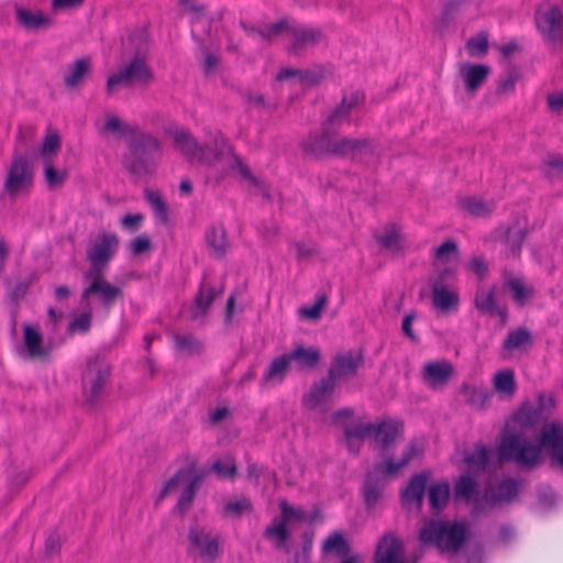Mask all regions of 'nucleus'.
Masks as SVG:
<instances>
[{
  "mask_svg": "<svg viewBox=\"0 0 563 563\" xmlns=\"http://www.w3.org/2000/svg\"><path fill=\"white\" fill-rule=\"evenodd\" d=\"M175 148L189 158L207 166H213L221 161L224 154H232V146L220 132H217L212 147L200 144L197 139L186 129L169 130Z\"/></svg>",
  "mask_w": 563,
  "mask_h": 563,
  "instance_id": "nucleus-3",
  "label": "nucleus"
},
{
  "mask_svg": "<svg viewBox=\"0 0 563 563\" xmlns=\"http://www.w3.org/2000/svg\"><path fill=\"white\" fill-rule=\"evenodd\" d=\"M189 553H197L202 560L216 561L222 554V539L206 527L194 525L188 531Z\"/></svg>",
  "mask_w": 563,
  "mask_h": 563,
  "instance_id": "nucleus-10",
  "label": "nucleus"
},
{
  "mask_svg": "<svg viewBox=\"0 0 563 563\" xmlns=\"http://www.w3.org/2000/svg\"><path fill=\"white\" fill-rule=\"evenodd\" d=\"M144 197L151 205L153 212L163 223L168 221V208L158 191L145 189Z\"/></svg>",
  "mask_w": 563,
  "mask_h": 563,
  "instance_id": "nucleus-51",
  "label": "nucleus"
},
{
  "mask_svg": "<svg viewBox=\"0 0 563 563\" xmlns=\"http://www.w3.org/2000/svg\"><path fill=\"white\" fill-rule=\"evenodd\" d=\"M308 157L322 159L329 156L363 158L374 154L376 144L365 137H349L321 124V131L309 133L300 144Z\"/></svg>",
  "mask_w": 563,
  "mask_h": 563,
  "instance_id": "nucleus-2",
  "label": "nucleus"
},
{
  "mask_svg": "<svg viewBox=\"0 0 563 563\" xmlns=\"http://www.w3.org/2000/svg\"><path fill=\"white\" fill-rule=\"evenodd\" d=\"M494 390L503 398H512L517 390L515 372L510 368L498 371L493 378Z\"/></svg>",
  "mask_w": 563,
  "mask_h": 563,
  "instance_id": "nucleus-39",
  "label": "nucleus"
},
{
  "mask_svg": "<svg viewBox=\"0 0 563 563\" xmlns=\"http://www.w3.org/2000/svg\"><path fill=\"white\" fill-rule=\"evenodd\" d=\"M322 550L325 553H334L339 556H346L350 552V544L342 532L335 531L324 540Z\"/></svg>",
  "mask_w": 563,
  "mask_h": 563,
  "instance_id": "nucleus-46",
  "label": "nucleus"
},
{
  "mask_svg": "<svg viewBox=\"0 0 563 563\" xmlns=\"http://www.w3.org/2000/svg\"><path fill=\"white\" fill-rule=\"evenodd\" d=\"M176 350L187 356L199 355L203 351V344L192 334H175Z\"/></svg>",
  "mask_w": 563,
  "mask_h": 563,
  "instance_id": "nucleus-44",
  "label": "nucleus"
},
{
  "mask_svg": "<svg viewBox=\"0 0 563 563\" xmlns=\"http://www.w3.org/2000/svg\"><path fill=\"white\" fill-rule=\"evenodd\" d=\"M24 344L31 357H43L47 355V350L43 345V335L38 328L30 324L24 325Z\"/></svg>",
  "mask_w": 563,
  "mask_h": 563,
  "instance_id": "nucleus-41",
  "label": "nucleus"
},
{
  "mask_svg": "<svg viewBox=\"0 0 563 563\" xmlns=\"http://www.w3.org/2000/svg\"><path fill=\"white\" fill-rule=\"evenodd\" d=\"M335 382L329 376L316 382L309 393L303 397V404L308 409H321L325 411L330 405Z\"/></svg>",
  "mask_w": 563,
  "mask_h": 563,
  "instance_id": "nucleus-20",
  "label": "nucleus"
},
{
  "mask_svg": "<svg viewBox=\"0 0 563 563\" xmlns=\"http://www.w3.org/2000/svg\"><path fill=\"white\" fill-rule=\"evenodd\" d=\"M280 518L288 525L302 522L307 519V512L302 507H295L288 504L286 499L279 501Z\"/></svg>",
  "mask_w": 563,
  "mask_h": 563,
  "instance_id": "nucleus-53",
  "label": "nucleus"
},
{
  "mask_svg": "<svg viewBox=\"0 0 563 563\" xmlns=\"http://www.w3.org/2000/svg\"><path fill=\"white\" fill-rule=\"evenodd\" d=\"M206 473H200L195 475L191 481L187 484L184 490L180 494V497L177 503V507L180 510H188L191 506V503L196 496L197 489L202 482Z\"/></svg>",
  "mask_w": 563,
  "mask_h": 563,
  "instance_id": "nucleus-48",
  "label": "nucleus"
},
{
  "mask_svg": "<svg viewBox=\"0 0 563 563\" xmlns=\"http://www.w3.org/2000/svg\"><path fill=\"white\" fill-rule=\"evenodd\" d=\"M404 433V423L397 419H388L373 424V437L382 444V450L394 443Z\"/></svg>",
  "mask_w": 563,
  "mask_h": 563,
  "instance_id": "nucleus-25",
  "label": "nucleus"
},
{
  "mask_svg": "<svg viewBox=\"0 0 563 563\" xmlns=\"http://www.w3.org/2000/svg\"><path fill=\"white\" fill-rule=\"evenodd\" d=\"M461 393L466 404L476 410L486 409L493 398V391L484 386L463 384Z\"/></svg>",
  "mask_w": 563,
  "mask_h": 563,
  "instance_id": "nucleus-31",
  "label": "nucleus"
},
{
  "mask_svg": "<svg viewBox=\"0 0 563 563\" xmlns=\"http://www.w3.org/2000/svg\"><path fill=\"white\" fill-rule=\"evenodd\" d=\"M206 240L209 246L212 247L216 256H224L229 244L227 241L225 230L222 227H211L206 233Z\"/></svg>",
  "mask_w": 563,
  "mask_h": 563,
  "instance_id": "nucleus-45",
  "label": "nucleus"
},
{
  "mask_svg": "<svg viewBox=\"0 0 563 563\" xmlns=\"http://www.w3.org/2000/svg\"><path fill=\"white\" fill-rule=\"evenodd\" d=\"M536 24L547 43L554 45L563 43V4L540 5L536 12Z\"/></svg>",
  "mask_w": 563,
  "mask_h": 563,
  "instance_id": "nucleus-9",
  "label": "nucleus"
},
{
  "mask_svg": "<svg viewBox=\"0 0 563 563\" xmlns=\"http://www.w3.org/2000/svg\"><path fill=\"white\" fill-rule=\"evenodd\" d=\"M378 243L387 249H398L400 244V235L396 230H389L377 238Z\"/></svg>",
  "mask_w": 563,
  "mask_h": 563,
  "instance_id": "nucleus-63",
  "label": "nucleus"
},
{
  "mask_svg": "<svg viewBox=\"0 0 563 563\" xmlns=\"http://www.w3.org/2000/svg\"><path fill=\"white\" fill-rule=\"evenodd\" d=\"M551 450L553 464L563 468V426L560 423L544 424L539 443L523 439L518 433H510L503 438L499 445V456L505 461L516 462L518 465L532 468L542 457V449Z\"/></svg>",
  "mask_w": 563,
  "mask_h": 563,
  "instance_id": "nucleus-1",
  "label": "nucleus"
},
{
  "mask_svg": "<svg viewBox=\"0 0 563 563\" xmlns=\"http://www.w3.org/2000/svg\"><path fill=\"white\" fill-rule=\"evenodd\" d=\"M211 470L218 474L219 477L233 478L236 474V465L231 456H227L224 461L218 460L213 463Z\"/></svg>",
  "mask_w": 563,
  "mask_h": 563,
  "instance_id": "nucleus-58",
  "label": "nucleus"
},
{
  "mask_svg": "<svg viewBox=\"0 0 563 563\" xmlns=\"http://www.w3.org/2000/svg\"><path fill=\"white\" fill-rule=\"evenodd\" d=\"M460 76L464 81L465 89L470 95H474L486 82L490 67L485 64H462L459 69Z\"/></svg>",
  "mask_w": 563,
  "mask_h": 563,
  "instance_id": "nucleus-24",
  "label": "nucleus"
},
{
  "mask_svg": "<svg viewBox=\"0 0 563 563\" xmlns=\"http://www.w3.org/2000/svg\"><path fill=\"white\" fill-rule=\"evenodd\" d=\"M91 59L90 57H82L75 60L68 68V73L64 78L65 86L67 88H76L84 82L87 75L91 73Z\"/></svg>",
  "mask_w": 563,
  "mask_h": 563,
  "instance_id": "nucleus-37",
  "label": "nucleus"
},
{
  "mask_svg": "<svg viewBox=\"0 0 563 563\" xmlns=\"http://www.w3.org/2000/svg\"><path fill=\"white\" fill-rule=\"evenodd\" d=\"M353 411L349 408L341 409L333 415V422L344 428L345 439H355L362 441L366 437H373L374 423H357L355 426H346L344 419H351Z\"/></svg>",
  "mask_w": 563,
  "mask_h": 563,
  "instance_id": "nucleus-27",
  "label": "nucleus"
},
{
  "mask_svg": "<svg viewBox=\"0 0 563 563\" xmlns=\"http://www.w3.org/2000/svg\"><path fill=\"white\" fill-rule=\"evenodd\" d=\"M288 523L280 517H275L271 525L266 527L264 537L269 540L274 547L282 548L290 539Z\"/></svg>",
  "mask_w": 563,
  "mask_h": 563,
  "instance_id": "nucleus-40",
  "label": "nucleus"
},
{
  "mask_svg": "<svg viewBox=\"0 0 563 563\" xmlns=\"http://www.w3.org/2000/svg\"><path fill=\"white\" fill-rule=\"evenodd\" d=\"M327 297L321 296L312 306L301 308L300 312L303 317L308 319L318 320L321 317L322 310L327 306Z\"/></svg>",
  "mask_w": 563,
  "mask_h": 563,
  "instance_id": "nucleus-62",
  "label": "nucleus"
},
{
  "mask_svg": "<svg viewBox=\"0 0 563 563\" xmlns=\"http://www.w3.org/2000/svg\"><path fill=\"white\" fill-rule=\"evenodd\" d=\"M454 495L474 506V517L485 514L484 492L479 490L477 481L471 475L464 474L454 483Z\"/></svg>",
  "mask_w": 563,
  "mask_h": 563,
  "instance_id": "nucleus-13",
  "label": "nucleus"
},
{
  "mask_svg": "<svg viewBox=\"0 0 563 563\" xmlns=\"http://www.w3.org/2000/svg\"><path fill=\"white\" fill-rule=\"evenodd\" d=\"M60 137L57 133L47 134L40 150L43 162L53 161V156L60 150Z\"/></svg>",
  "mask_w": 563,
  "mask_h": 563,
  "instance_id": "nucleus-57",
  "label": "nucleus"
},
{
  "mask_svg": "<svg viewBox=\"0 0 563 563\" xmlns=\"http://www.w3.org/2000/svg\"><path fill=\"white\" fill-rule=\"evenodd\" d=\"M144 197L151 205L153 212L163 223L168 221V208L158 191L145 189Z\"/></svg>",
  "mask_w": 563,
  "mask_h": 563,
  "instance_id": "nucleus-50",
  "label": "nucleus"
},
{
  "mask_svg": "<svg viewBox=\"0 0 563 563\" xmlns=\"http://www.w3.org/2000/svg\"><path fill=\"white\" fill-rule=\"evenodd\" d=\"M222 292L205 282L200 284L199 291L195 297L194 309L191 312V319L195 321H202L208 313L210 306L214 298Z\"/></svg>",
  "mask_w": 563,
  "mask_h": 563,
  "instance_id": "nucleus-29",
  "label": "nucleus"
},
{
  "mask_svg": "<svg viewBox=\"0 0 563 563\" xmlns=\"http://www.w3.org/2000/svg\"><path fill=\"white\" fill-rule=\"evenodd\" d=\"M244 30L250 34H258L262 38L266 41H271L272 37L289 30V24L287 20H280L276 23H273L271 25H267L263 29H249L245 25H243Z\"/></svg>",
  "mask_w": 563,
  "mask_h": 563,
  "instance_id": "nucleus-55",
  "label": "nucleus"
},
{
  "mask_svg": "<svg viewBox=\"0 0 563 563\" xmlns=\"http://www.w3.org/2000/svg\"><path fill=\"white\" fill-rule=\"evenodd\" d=\"M450 498V485L448 482L437 483L429 487V501L433 509H442Z\"/></svg>",
  "mask_w": 563,
  "mask_h": 563,
  "instance_id": "nucleus-47",
  "label": "nucleus"
},
{
  "mask_svg": "<svg viewBox=\"0 0 563 563\" xmlns=\"http://www.w3.org/2000/svg\"><path fill=\"white\" fill-rule=\"evenodd\" d=\"M454 374L453 365L446 361L429 362L424 365L422 379L432 389L444 387Z\"/></svg>",
  "mask_w": 563,
  "mask_h": 563,
  "instance_id": "nucleus-23",
  "label": "nucleus"
},
{
  "mask_svg": "<svg viewBox=\"0 0 563 563\" xmlns=\"http://www.w3.org/2000/svg\"><path fill=\"white\" fill-rule=\"evenodd\" d=\"M16 22L27 31L47 29L52 25L49 16L40 11H30L24 8H16Z\"/></svg>",
  "mask_w": 563,
  "mask_h": 563,
  "instance_id": "nucleus-35",
  "label": "nucleus"
},
{
  "mask_svg": "<svg viewBox=\"0 0 563 563\" xmlns=\"http://www.w3.org/2000/svg\"><path fill=\"white\" fill-rule=\"evenodd\" d=\"M288 32L292 36V44L289 51L294 54H298L301 49L318 44L322 38L321 32L307 27H291L289 25Z\"/></svg>",
  "mask_w": 563,
  "mask_h": 563,
  "instance_id": "nucleus-33",
  "label": "nucleus"
},
{
  "mask_svg": "<svg viewBox=\"0 0 563 563\" xmlns=\"http://www.w3.org/2000/svg\"><path fill=\"white\" fill-rule=\"evenodd\" d=\"M395 475L385 474V463H376L368 472L364 484V499L368 508H373L383 497L388 478Z\"/></svg>",
  "mask_w": 563,
  "mask_h": 563,
  "instance_id": "nucleus-14",
  "label": "nucleus"
},
{
  "mask_svg": "<svg viewBox=\"0 0 563 563\" xmlns=\"http://www.w3.org/2000/svg\"><path fill=\"white\" fill-rule=\"evenodd\" d=\"M431 477L430 472H421L413 475L401 492V501L405 508L420 509L423 504L427 484Z\"/></svg>",
  "mask_w": 563,
  "mask_h": 563,
  "instance_id": "nucleus-19",
  "label": "nucleus"
},
{
  "mask_svg": "<svg viewBox=\"0 0 563 563\" xmlns=\"http://www.w3.org/2000/svg\"><path fill=\"white\" fill-rule=\"evenodd\" d=\"M151 249V240L146 234L136 236L130 242V250L133 255H140Z\"/></svg>",
  "mask_w": 563,
  "mask_h": 563,
  "instance_id": "nucleus-64",
  "label": "nucleus"
},
{
  "mask_svg": "<svg viewBox=\"0 0 563 563\" xmlns=\"http://www.w3.org/2000/svg\"><path fill=\"white\" fill-rule=\"evenodd\" d=\"M460 208L474 217L488 216L494 210V202L475 197H464L459 201Z\"/></svg>",
  "mask_w": 563,
  "mask_h": 563,
  "instance_id": "nucleus-42",
  "label": "nucleus"
},
{
  "mask_svg": "<svg viewBox=\"0 0 563 563\" xmlns=\"http://www.w3.org/2000/svg\"><path fill=\"white\" fill-rule=\"evenodd\" d=\"M288 355L291 364H295L298 368L307 369L313 368L321 358L319 350L314 346L305 347L299 345Z\"/></svg>",
  "mask_w": 563,
  "mask_h": 563,
  "instance_id": "nucleus-38",
  "label": "nucleus"
},
{
  "mask_svg": "<svg viewBox=\"0 0 563 563\" xmlns=\"http://www.w3.org/2000/svg\"><path fill=\"white\" fill-rule=\"evenodd\" d=\"M533 340L531 331L525 327H519L509 331L503 341L500 357L511 360L516 354H525L532 346Z\"/></svg>",
  "mask_w": 563,
  "mask_h": 563,
  "instance_id": "nucleus-17",
  "label": "nucleus"
},
{
  "mask_svg": "<svg viewBox=\"0 0 563 563\" xmlns=\"http://www.w3.org/2000/svg\"><path fill=\"white\" fill-rule=\"evenodd\" d=\"M363 364V356L360 352L347 351L335 355L329 368L328 376L335 383L351 378L356 375Z\"/></svg>",
  "mask_w": 563,
  "mask_h": 563,
  "instance_id": "nucleus-15",
  "label": "nucleus"
},
{
  "mask_svg": "<svg viewBox=\"0 0 563 563\" xmlns=\"http://www.w3.org/2000/svg\"><path fill=\"white\" fill-rule=\"evenodd\" d=\"M290 77H298L301 82L313 85L325 77V69L322 66L310 69L283 68L277 74V80H284Z\"/></svg>",
  "mask_w": 563,
  "mask_h": 563,
  "instance_id": "nucleus-36",
  "label": "nucleus"
},
{
  "mask_svg": "<svg viewBox=\"0 0 563 563\" xmlns=\"http://www.w3.org/2000/svg\"><path fill=\"white\" fill-rule=\"evenodd\" d=\"M375 563H406L401 541L393 533H385L375 552Z\"/></svg>",
  "mask_w": 563,
  "mask_h": 563,
  "instance_id": "nucleus-22",
  "label": "nucleus"
},
{
  "mask_svg": "<svg viewBox=\"0 0 563 563\" xmlns=\"http://www.w3.org/2000/svg\"><path fill=\"white\" fill-rule=\"evenodd\" d=\"M488 32L481 31L466 42V49L471 56L483 57L488 53Z\"/></svg>",
  "mask_w": 563,
  "mask_h": 563,
  "instance_id": "nucleus-52",
  "label": "nucleus"
},
{
  "mask_svg": "<svg viewBox=\"0 0 563 563\" xmlns=\"http://www.w3.org/2000/svg\"><path fill=\"white\" fill-rule=\"evenodd\" d=\"M252 504L249 498L230 501L224 506V514L231 517H240L244 511H251Z\"/></svg>",
  "mask_w": 563,
  "mask_h": 563,
  "instance_id": "nucleus-59",
  "label": "nucleus"
},
{
  "mask_svg": "<svg viewBox=\"0 0 563 563\" xmlns=\"http://www.w3.org/2000/svg\"><path fill=\"white\" fill-rule=\"evenodd\" d=\"M526 236V229L514 225L507 229H500L499 241L505 245L508 255L519 257Z\"/></svg>",
  "mask_w": 563,
  "mask_h": 563,
  "instance_id": "nucleus-34",
  "label": "nucleus"
},
{
  "mask_svg": "<svg viewBox=\"0 0 563 563\" xmlns=\"http://www.w3.org/2000/svg\"><path fill=\"white\" fill-rule=\"evenodd\" d=\"M555 407V399L552 394L541 393L538 396V404L536 408L522 407L518 412L517 418L523 423H533L539 418L548 415Z\"/></svg>",
  "mask_w": 563,
  "mask_h": 563,
  "instance_id": "nucleus-26",
  "label": "nucleus"
},
{
  "mask_svg": "<svg viewBox=\"0 0 563 563\" xmlns=\"http://www.w3.org/2000/svg\"><path fill=\"white\" fill-rule=\"evenodd\" d=\"M97 296L106 308L113 306L115 300L122 296V290L111 285L103 276L102 273H93L90 285L84 289L81 294V301H85L90 296Z\"/></svg>",
  "mask_w": 563,
  "mask_h": 563,
  "instance_id": "nucleus-18",
  "label": "nucleus"
},
{
  "mask_svg": "<svg viewBox=\"0 0 563 563\" xmlns=\"http://www.w3.org/2000/svg\"><path fill=\"white\" fill-rule=\"evenodd\" d=\"M435 260L449 263L451 257H457V244L453 240H448L435 250Z\"/></svg>",
  "mask_w": 563,
  "mask_h": 563,
  "instance_id": "nucleus-60",
  "label": "nucleus"
},
{
  "mask_svg": "<svg viewBox=\"0 0 563 563\" xmlns=\"http://www.w3.org/2000/svg\"><path fill=\"white\" fill-rule=\"evenodd\" d=\"M91 319L92 316L90 311L82 312L81 314L74 318V320L68 325V330L70 332L86 333L91 327Z\"/></svg>",
  "mask_w": 563,
  "mask_h": 563,
  "instance_id": "nucleus-61",
  "label": "nucleus"
},
{
  "mask_svg": "<svg viewBox=\"0 0 563 563\" xmlns=\"http://www.w3.org/2000/svg\"><path fill=\"white\" fill-rule=\"evenodd\" d=\"M110 373V364L104 357L97 354L88 358L82 373V386L87 401L93 404L99 399L109 380Z\"/></svg>",
  "mask_w": 563,
  "mask_h": 563,
  "instance_id": "nucleus-8",
  "label": "nucleus"
},
{
  "mask_svg": "<svg viewBox=\"0 0 563 563\" xmlns=\"http://www.w3.org/2000/svg\"><path fill=\"white\" fill-rule=\"evenodd\" d=\"M504 283L505 287L510 290L512 299L519 306L526 305L534 296L533 286L527 284L522 277L505 273Z\"/></svg>",
  "mask_w": 563,
  "mask_h": 563,
  "instance_id": "nucleus-30",
  "label": "nucleus"
},
{
  "mask_svg": "<svg viewBox=\"0 0 563 563\" xmlns=\"http://www.w3.org/2000/svg\"><path fill=\"white\" fill-rule=\"evenodd\" d=\"M468 537V526L464 521L450 523L445 520H429L419 532L423 545H433L441 553H457Z\"/></svg>",
  "mask_w": 563,
  "mask_h": 563,
  "instance_id": "nucleus-4",
  "label": "nucleus"
},
{
  "mask_svg": "<svg viewBox=\"0 0 563 563\" xmlns=\"http://www.w3.org/2000/svg\"><path fill=\"white\" fill-rule=\"evenodd\" d=\"M449 273V269L442 272L440 275V280L432 286L433 307L442 313L454 312L457 310L460 305L459 294L452 289H449L443 283L445 275Z\"/></svg>",
  "mask_w": 563,
  "mask_h": 563,
  "instance_id": "nucleus-21",
  "label": "nucleus"
},
{
  "mask_svg": "<svg viewBox=\"0 0 563 563\" xmlns=\"http://www.w3.org/2000/svg\"><path fill=\"white\" fill-rule=\"evenodd\" d=\"M104 130L117 133L120 136H129L130 139L140 131L136 125L126 124L117 117H109L107 119Z\"/></svg>",
  "mask_w": 563,
  "mask_h": 563,
  "instance_id": "nucleus-54",
  "label": "nucleus"
},
{
  "mask_svg": "<svg viewBox=\"0 0 563 563\" xmlns=\"http://www.w3.org/2000/svg\"><path fill=\"white\" fill-rule=\"evenodd\" d=\"M44 165V178L49 189L60 188L66 179L68 178V173L66 170L56 169L53 161L46 159L43 162Z\"/></svg>",
  "mask_w": 563,
  "mask_h": 563,
  "instance_id": "nucleus-49",
  "label": "nucleus"
},
{
  "mask_svg": "<svg viewBox=\"0 0 563 563\" xmlns=\"http://www.w3.org/2000/svg\"><path fill=\"white\" fill-rule=\"evenodd\" d=\"M422 454V449L416 441H410L404 449L401 457L395 462L393 457H386L380 463H385V474L397 475L404 467L409 465L415 459Z\"/></svg>",
  "mask_w": 563,
  "mask_h": 563,
  "instance_id": "nucleus-32",
  "label": "nucleus"
},
{
  "mask_svg": "<svg viewBox=\"0 0 563 563\" xmlns=\"http://www.w3.org/2000/svg\"><path fill=\"white\" fill-rule=\"evenodd\" d=\"M474 305L481 312L497 314L501 320L507 319V308L498 306L495 287H492L488 290L485 288L477 289L474 298Z\"/></svg>",
  "mask_w": 563,
  "mask_h": 563,
  "instance_id": "nucleus-28",
  "label": "nucleus"
},
{
  "mask_svg": "<svg viewBox=\"0 0 563 563\" xmlns=\"http://www.w3.org/2000/svg\"><path fill=\"white\" fill-rule=\"evenodd\" d=\"M363 101L364 93L362 91H344L341 102L329 113L322 124L336 131L342 124L349 122L352 110Z\"/></svg>",
  "mask_w": 563,
  "mask_h": 563,
  "instance_id": "nucleus-12",
  "label": "nucleus"
},
{
  "mask_svg": "<svg viewBox=\"0 0 563 563\" xmlns=\"http://www.w3.org/2000/svg\"><path fill=\"white\" fill-rule=\"evenodd\" d=\"M129 152L123 164L135 177L142 178L152 175L162 157L161 142L150 133L141 130L129 141Z\"/></svg>",
  "mask_w": 563,
  "mask_h": 563,
  "instance_id": "nucleus-5",
  "label": "nucleus"
},
{
  "mask_svg": "<svg viewBox=\"0 0 563 563\" xmlns=\"http://www.w3.org/2000/svg\"><path fill=\"white\" fill-rule=\"evenodd\" d=\"M153 77L145 56L136 54L122 69L108 78L107 92L111 95L120 87H130L134 84L148 85Z\"/></svg>",
  "mask_w": 563,
  "mask_h": 563,
  "instance_id": "nucleus-6",
  "label": "nucleus"
},
{
  "mask_svg": "<svg viewBox=\"0 0 563 563\" xmlns=\"http://www.w3.org/2000/svg\"><path fill=\"white\" fill-rule=\"evenodd\" d=\"M464 460L470 466L484 470L489 461V452L484 445L477 444L472 452L465 454Z\"/></svg>",
  "mask_w": 563,
  "mask_h": 563,
  "instance_id": "nucleus-56",
  "label": "nucleus"
},
{
  "mask_svg": "<svg viewBox=\"0 0 563 563\" xmlns=\"http://www.w3.org/2000/svg\"><path fill=\"white\" fill-rule=\"evenodd\" d=\"M291 362L289 360V355L283 354L282 356L275 358L268 366L266 373L263 376V383L276 382L280 383L288 368L290 367Z\"/></svg>",
  "mask_w": 563,
  "mask_h": 563,
  "instance_id": "nucleus-43",
  "label": "nucleus"
},
{
  "mask_svg": "<svg viewBox=\"0 0 563 563\" xmlns=\"http://www.w3.org/2000/svg\"><path fill=\"white\" fill-rule=\"evenodd\" d=\"M119 249V238L113 232H103L90 244L87 258L91 264L92 273H102ZM90 273L87 274V277Z\"/></svg>",
  "mask_w": 563,
  "mask_h": 563,
  "instance_id": "nucleus-11",
  "label": "nucleus"
},
{
  "mask_svg": "<svg viewBox=\"0 0 563 563\" xmlns=\"http://www.w3.org/2000/svg\"><path fill=\"white\" fill-rule=\"evenodd\" d=\"M33 179L34 170L27 157L15 154L3 184V194L12 199L26 194L33 185Z\"/></svg>",
  "mask_w": 563,
  "mask_h": 563,
  "instance_id": "nucleus-7",
  "label": "nucleus"
},
{
  "mask_svg": "<svg viewBox=\"0 0 563 563\" xmlns=\"http://www.w3.org/2000/svg\"><path fill=\"white\" fill-rule=\"evenodd\" d=\"M519 489L520 483L514 478H506L496 487H486L484 490L485 512L503 503L512 501L518 496Z\"/></svg>",
  "mask_w": 563,
  "mask_h": 563,
  "instance_id": "nucleus-16",
  "label": "nucleus"
}]
</instances>
